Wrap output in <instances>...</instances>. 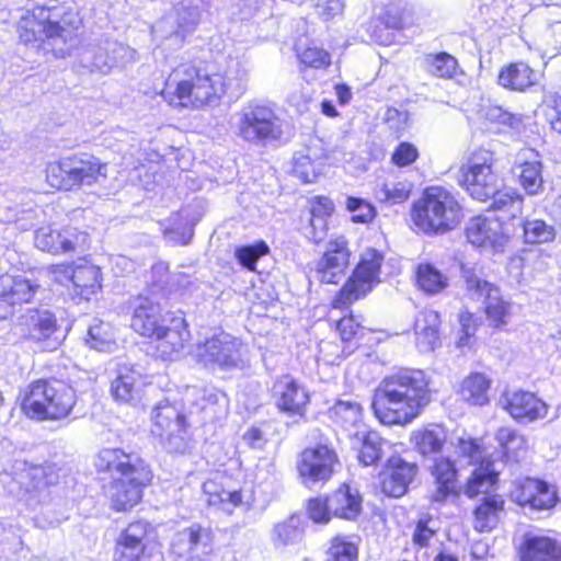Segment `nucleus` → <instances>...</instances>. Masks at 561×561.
Returning a JSON list of instances; mask_svg holds the SVG:
<instances>
[{
    "instance_id": "nucleus-5",
    "label": "nucleus",
    "mask_w": 561,
    "mask_h": 561,
    "mask_svg": "<svg viewBox=\"0 0 561 561\" xmlns=\"http://www.w3.org/2000/svg\"><path fill=\"white\" fill-rule=\"evenodd\" d=\"M77 16L64 7L38 5L22 14L18 22L19 37L25 44L53 41L72 43L76 38Z\"/></svg>"
},
{
    "instance_id": "nucleus-61",
    "label": "nucleus",
    "mask_w": 561,
    "mask_h": 561,
    "mask_svg": "<svg viewBox=\"0 0 561 561\" xmlns=\"http://www.w3.org/2000/svg\"><path fill=\"white\" fill-rule=\"evenodd\" d=\"M300 61L312 68H322L331 64L330 55L322 48L307 47L299 54Z\"/></svg>"
},
{
    "instance_id": "nucleus-2",
    "label": "nucleus",
    "mask_w": 561,
    "mask_h": 561,
    "mask_svg": "<svg viewBox=\"0 0 561 561\" xmlns=\"http://www.w3.org/2000/svg\"><path fill=\"white\" fill-rule=\"evenodd\" d=\"M99 472L110 473L112 483L108 497L116 511H127L139 503L142 488L150 483L152 473L149 466L136 453L121 448H104L95 457Z\"/></svg>"
},
{
    "instance_id": "nucleus-21",
    "label": "nucleus",
    "mask_w": 561,
    "mask_h": 561,
    "mask_svg": "<svg viewBox=\"0 0 561 561\" xmlns=\"http://www.w3.org/2000/svg\"><path fill=\"white\" fill-rule=\"evenodd\" d=\"M518 561H561V541L542 533H526L517 548Z\"/></svg>"
},
{
    "instance_id": "nucleus-48",
    "label": "nucleus",
    "mask_w": 561,
    "mask_h": 561,
    "mask_svg": "<svg viewBox=\"0 0 561 561\" xmlns=\"http://www.w3.org/2000/svg\"><path fill=\"white\" fill-rule=\"evenodd\" d=\"M85 342L91 348L102 352H110L115 346L110 324L102 321L90 325Z\"/></svg>"
},
{
    "instance_id": "nucleus-33",
    "label": "nucleus",
    "mask_w": 561,
    "mask_h": 561,
    "mask_svg": "<svg viewBox=\"0 0 561 561\" xmlns=\"http://www.w3.org/2000/svg\"><path fill=\"white\" fill-rule=\"evenodd\" d=\"M390 471L381 482V490L388 496L400 497L416 477L417 466L400 458L390 460Z\"/></svg>"
},
{
    "instance_id": "nucleus-60",
    "label": "nucleus",
    "mask_w": 561,
    "mask_h": 561,
    "mask_svg": "<svg viewBox=\"0 0 561 561\" xmlns=\"http://www.w3.org/2000/svg\"><path fill=\"white\" fill-rule=\"evenodd\" d=\"M308 515L314 523H329L332 516V511L329 508V497L311 499L308 504Z\"/></svg>"
},
{
    "instance_id": "nucleus-17",
    "label": "nucleus",
    "mask_w": 561,
    "mask_h": 561,
    "mask_svg": "<svg viewBox=\"0 0 561 561\" xmlns=\"http://www.w3.org/2000/svg\"><path fill=\"white\" fill-rule=\"evenodd\" d=\"M337 460L334 449L324 444L306 448L297 461L301 482L308 488L318 482H327L332 477Z\"/></svg>"
},
{
    "instance_id": "nucleus-42",
    "label": "nucleus",
    "mask_w": 561,
    "mask_h": 561,
    "mask_svg": "<svg viewBox=\"0 0 561 561\" xmlns=\"http://www.w3.org/2000/svg\"><path fill=\"white\" fill-rule=\"evenodd\" d=\"M524 242L527 244H540L554 241L557 231L553 225L542 219L526 218L522 222Z\"/></svg>"
},
{
    "instance_id": "nucleus-8",
    "label": "nucleus",
    "mask_w": 561,
    "mask_h": 561,
    "mask_svg": "<svg viewBox=\"0 0 561 561\" xmlns=\"http://www.w3.org/2000/svg\"><path fill=\"white\" fill-rule=\"evenodd\" d=\"M213 85V70L192 62L178 66L167 80V89L179 104L193 108L216 107Z\"/></svg>"
},
{
    "instance_id": "nucleus-7",
    "label": "nucleus",
    "mask_w": 561,
    "mask_h": 561,
    "mask_svg": "<svg viewBox=\"0 0 561 561\" xmlns=\"http://www.w3.org/2000/svg\"><path fill=\"white\" fill-rule=\"evenodd\" d=\"M232 127L238 138L254 146L278 141L284 135L282 118L261 101H250L236 112Z\"/></svg>"
},
{
    "instance_id": "nucleus-35",
    "label": "nucleus",
    "mask_w": 561,
    "mask_h": 561,
    "mask_svg": "<svg viewBox=\"0 0 561 561\" xmlns=\"http://www.w3.org/2000/svg\"><path fill=\"white\" fill-rule=\"evenodd\" d=\"M329 508L335 517L355 520L362 513V496L356 489L342 485L329 496Z\"/></svg>"
},
{
    "instance_id": "nucleus-36",
    "label": "nucleus",
    "mask_w": 561,
    "mask_h": 561,
    "mask_svg": "<svg viewBox=\"0 0 561 561\" xmlns=\"http://www.w3.org/2000/svg\"><path fill=\"white\" fill-rule=\"evenodd\" d=\"M55 271H62L69 276V280L78 289V294L89 299L101 287V272L98 266L82 265L76 268L59 266Z\"/></svg>"
},
{
    "instance_id": "nucleus-28",
    "label": "nucleus",
    "mask_w": 561,
    "mask_h": 561,
    "mask_svg": "<svg viewBox=\"0 0 561 561\" xmlns=\"http://www.w3.org/2000/svg\"><path fill=\"white\" fill-rule=\"evenodd\" d=\"M515 501L522 506L533 510H550L556 505L557 492L543 481L527 478L513 493Z\"/></svg>"
},
{
    "instance_id": "nucleus-63",
    "label": "nucleus",
    "mask_w": 561,
    "mask_h": 561,
    "mask_svg": "<svg viewBox=\"0 0 561 561\" xmlns=\"http://www.w3.org/2000/svg\"><path fill=\"white\" fill-rule=\"evenodd\" d=\"M419 157L417 149L409 142H401L392 153L391 160L399 167L413 163Z\"/></svg>"
},
{
    "instance_id": "nucleus-15",
    "label": "nucleus",
    "mask_w": 561,
    "mask_h": 561,
    "mask_svg": "<svg viewBox=\"0 0 561 561\" xmlns=\"http://www.w3.org/2000/svg\"><path fill=\"white\" fill-rule=\"evenodd\" d=\"M201 20L198 5L181 2L174 7V13L164 16L152 26V34L158 39H168L174 46H182L185 37L192 34Z\"/></svg>"
},
{
    "instance_id": "nucleus-27",
    "label": "nucleus",
    "mask_w": 561,
    "mask_h": 561,
    "mask_svg": "<svg viewBox=\"0 0 561 561\" xmlns=\"http://www.w3.org/2000/svg\"><path fill=\"white\" fill-rule=\"evenodd\" d=\"M502 404L513 419L525 423L545 417L548 410L543 401L527 391L506 393Z\"/></svg>"
},
{
    "instance_id": "nucleus-49",
    "label": "nucleus",
    "mask_w": 561,
    "mask_h": 561,
    "mask_svg": "<svg viewBox=\"0 0 561 561\" xmlns=\"http://www.w3.org/2000/svg\"><path fill=\"white\" fill-rule=\"evenodd\" d=\"M492 204L490 208L507 213L511 217L515 218L522 214L523 197L514 191H500L490 197Z\"/></svg>"
},
{
    "instance_id": "nucleus-59",
    "label": "nucleus",
    "mask_w": 561,
    "mask_h": 561,
    "mask_svg": "<svg viewBox=\"0 0 561 561\" xmlns=\"http://www.w3.org/2000/svg\"><path fill=\"white\" fill-rule=\"evenodd\" d=\"M293 161V171L296 176L301 179L305 183H311L314 181L317 176L316 168L313 161L308 154L296 153Z\"/></svg>"
},
{
    "instance_id": "nucleus-32",
    "label": "nucleus",
    "mask_w": 561,
    "mask_h": 561,
    "mask_svg": "<svg viewBox=\"0 0 561 561\" xmlns=\"http://www.w3.org/2000/svg\"><path fill=\"white\" fill-rule=\"evenodd\" d=\"M519 183L529 195H536L543 190L542 164L539 154L533 149H523L517 156Z\"/></svg>"
},
{
    "instance_id": "nucleus-39",
    "label": "nucleus",
    "mask_w": 561,
    "mask_h": 561,
    "mask_svg": "<svg viewBox=\"0 0 561 561\" xmlns=\"http://www.w3.org/2000/svg\"><path fill=\"white\" fill-rule=\"evenodd\" d=\"M504 501L501 496L493 495L483 499L474 511V528L479 531H490L499 522Z\"/></svg>"
},
{
    "instance_id": "nucleus-14",
    "label": "nucleus",
    "mask_w": 561,
    "mask_h": 561,
    "mask_svg": "<svg viewBox=\"0 0 561 561\" xmlns=\"http://www.w3.org/2000/svg\"><path fill=\"white\" fill-rule=\"evenodd\" d=\"M42 270L11 268L0 276V297L13 308L34 302L45 291Z\"/></svg>"
},
{
    "instance_id": "nucleus-52",
    "label": "nucleus",
    "mask_w": 561,
    "mask_h": 561,
    "mask_svg": "<svg viewBox=\"0 0 561 561\" xmlns=\"http://www.w3.org/2000/svg\"><path fill=\"white\" fill-rule=\"evenodd\" d=\"M358 549L343 536L332 539L327 561H357Z\"/></svg>"
},
{
    "instance_id": "nucleus-13",
    "label": "nucleus",
    "mask_w": 561,
    "mask_h": 561,
    "mask_svg": "<svg viewBox=\"0 0 561 561\" xmlns=\"http://www.w3.org/2000/svg\"><path fill=\"white\" fill-rule=\"evenodd\" d=\"M382 260V254L374 249L364 251L353 275L334 299L333 306L342 308L366 296L380 282L379 274Z\"/></svg>"
},
{
    "instance_id": "nucleus-38",
    "label": "nucleus",
    "mask_w": 561,
    "mask_h": 561,
    "mask_svg": "<svg viewBox=\"0 0 561 561\" xmlns=\"http://www.w3.org/2000/svg\"><path fill=\"white\" fill-rule=\"evenodd\" d=\"M534 70L524 62L511 64L499 75V84L512 91L523 92L536 84Z\"/></svg>"
},
{
    "instance_id": "nucleus-6",
    "label": "nucleus",
    "mask_w": 561,
    "mask_h": 561,
    "mask_svg": "<svg viewBox=\"0 0 561 561\" xmlns=\"http://www.w3.org/2000/svg\"><path fill=\"white\" fill-rule=\"evenodd\" d=\"M77 402L76 391L57 379H38L25 389L21 408L26 416L36 421L66 419Z\"/></svg>"
},
{
    "instance_id": "nucleus-25",
    "label": "nucleus",
    "mask_w": 561,
    "mask_h": 561,
    "mask_svg": "<svg viewBox=\"0 0 561 561\" xmlns=\"http://www.w3.org/2000/svg\"><path fill=\"white\" fill-rule=\"evenodd\" d=\"M131 328L142 336L153 337L162 332L167 319L162 316L159 304L147 297H137L134 304Z\"/></svg>"
},
{
    "instance_id": "nucleus-12",
    "label": "nucleus",
    "mask_w": 561,
    "mask_h": 561,
    "mask_svg": "<svg viewBox=\"0 0 561 561\" xmlns=\"http://www.w3.org/2000/svg\"><path fill=\"white\" fill-rule=\"evenodd\" d=\"M151 433L169 453L184 454L191 448L187 423L182 409L168 401L159 402L151 413Z\"/></svg>"
},
{
    "instance_id": "nucleus-34",
    "label": "nucleus",
    "mask_w": 561,
    "mask_h": 561,
    "mask_svg": "<svg viewBox=\"0 0 561 561\" xmlns=\"http://www.w3.org/2000/svg\"><path fill=\"white\" fill-rule=\"evenodd\" d=\"M147 535L145 523L128 525L117 545L115 561H138L145 551L144 539Z\"/></svg>"
},
{
    "instance_id": "nucleus-16",
    "label": "nucleus",
    "mask_w": 561,
    "mask_h": 561,
    "mask_svg": "<svg viewBox=\"0 0 561 561\" xmlns=\"http://www.w3.org/2000/svg\"><path fill=\"white\" fill-rule=\"evenodd\" d=\"M213 534L199 524H193L175 533L170 552L178 561H205L213 552Z\"/></svg>"
},
{
    "instance_id": "nucleus-53",
    "label": "nucleus",
    "mask_w": 561,
    "mask_h": 561,
    "mask_svg": "<svg viewBox=\"0 0 561 561\" xmlns=\"http://www.w3.org/2000/svg\"><path fill=\"white\" fill-rule=\"evenodd\" d=\"M426 65L432 75L440 78H450L456 71L457 60L447 53H439L427 56Z\"/></svg>"
},
{
    "instance_id": "nucleus-4",
    "label": "nucleus",
    "mask_w": 561,
    "mask_h": 561,
    "mask_svg": "<svg viewBox=\"0 0 561 561\" xmlns=\"http://www.w3.org/2000/svg\"><path fill=\"white\" fill-rule=\"evenodd\" d=\"M447 439V433L439 425H432L413 432L412 440L416 450L423 456H434L430 472L433 485L428 496L432 502L444 503L459 493L457 469L448 457L436 456Z\"/></svg>"
},
{
    "instance_id": "nucleus-54",
    "label": "nucleus",
    "mask_w": 561,
    "mask_h": 561,
    "mask_svg": "<svg viewBox=\"0 0 561 561\" xmlns=\"http://www.w3.org/2000/svg\"><path fill=\"white\" fill-rule=\"evenodd\" d=\"M267 252V244L261 241L255 245H245L237 249L236 256L242 266L254 270L256 261Z\"/></svg>"
},
{
    "instance_id": "nucleus-31",
    "label": "nucleus",
    "mask_w": 561,
    "mask_h": 561,
    "mask_svg": "<svg viewBox=\"0 0 561 561\" xmlns=\"http://www.w3.org/2000/svg\"><path fill=\"white\" fill-rule=\"evenodd\" d=\"M440 318L438 312L425 309L419 312L414 321L415 344L420 352H433L440 345Z\"/></svg>"
},
{
    "instance_id": "nucleus-22",
    "label": "nucleus",
    "mask_w": 561,
    "mask_h": 561,
    "mask_svg": "<svg viewBox=\"0 0 561 561\" xmlns=\"http://www.w3.org/2000/svg\"><path fill=\"white\" fill-rule=\"evenodd\" d=\"M249 72L238 60L228 64L224 71H213V89L218 106L225 95L239 99L247 90Z\"/></svg>"
},
{
    "instance_id": "nucleus-40",
    "label": "nucleus",
    "mask_w": 561,
    "mask_h": 561,
    "mask_svg": "<svg viewBox=\"0 0 561 561\" xmlns=\"http://www.w3.org/2000/svg\"><path fill=\"white\" fill-rule=\"evenodd\" d=\"M491 381L480 373L469 375L461 383V397L472 405H484L489 402Z\"/></svg>"
},
{
    "instance_id": "nucleus-26",
    "label": "nucleus",
    "mask_w": 561,
    "mask_h": 561,
    "mask_svg": "<svg viewBox=\"0 0 561 561\" xmlns=\"http://www.w3.org/2000/svg\"><path fill=\"white\" fill-rule=\"evenodd\" d=\"M156 337V351L162 359H176L185 348L190 340V332L186 329L183 318H173L171 325H164L162 332H158Z\"/></svg>"
},
{
    "instance_id": "nucleus-43",
    "label": "nucleus",
    "mask_w": 561,
    "mask_h": 561,
    "mask_svg": "<svg viewBox=\"0 0 561 561\" xmlns=\"http://www.w3.org/2000/svg\"><path fill=\"white\" fill-rule=\"evenodd\" d=\"M355 438L360 442L358 459L364 466L377 463L382 456L383 442L375 432H356Z\"/></svg>"
},
{
    "instance_id": "nucleus-24",
    "label": "nucleus",
    "mask_w": 561,
    "mask_h": 561,
    "mask_svg": "<svg viewBox=\"0 0 561 561\" xmlns=\"http://www.w3.org/2000/svg\"><path fill=\"white\" fill-rule=\"evenodd\" d=\"M273 398L276 407L291 415H302L309 402L308 392L295 379L283 376L273 386Z\"/></svg>"
},
{
    "instance_id": "nucleus-64",
    "label": "nucleus",
    "mask_w": 561,
    "mask_h": 561,
    "mask_svg": "<svg viewBox=\"0 0 561 561\" xmlns=\"http://www.w3.org/2000/svg\"><path fill=\"white\" fill-rule=\"evenodd\" d=\"M459 323L462 334L459 337L457 345L461 347L469 344V340L474 334L478 328V323L474 316L468 311L461 312L459 314Z\"/></svg>"
},
{
    "instance_id": "nucleus-51",
    "label": "nucleus",
    "mask_w": 561,
    "mask_h": 561,
    "mask_svg": "<svg viewBox=\"0 0 561 561\" xmlns=\"http://www.w3.org/2000/svg\"><path fill=\"white\" fill-rule=\"evenodd\" d=\"M362 405L356 401L339 400L331 409L332 415L343 426H355L362 420Z\"/></svg>"
},
{
    "instance_id": "nucleus-3",
    "label": "nucleus",
    "mask_w": 561,
    "mask_h": 561,
    "mask_svg": "<svg viewBox=\"0 0 561 561\" xmlns=\"http://www.w3.org/2000/svg\"><path fill=\"white\" fill-rule=\"evenodd\" d=\"M411 219L426 234H444L461 224L463 210L451 192L442 186H431L413 203Z\"/></svg>"
},
{
    "instance_id": "nucleus-45",
    "label": "nucleus",
    "mask_w": 561,
    "mask_h": 561,
    "mask_svg": "<svg viewBox=\"0 0 561 561\" xmlns=\"http://www.w3.org/2000/svg\"><path fill=\"white\" fill-rule=\"evenodd\" d=\"M482 302L491 325L501 328L507 323L511 316V304L503 299L499 288Z\"/></svg>"
},
{
    "instance_id": "nucleus-18",
    "label": "nucleus",
    "mask_w": 561,
    "mask_h": 561,
    "mask_svg": "<svg viewBox=\"0 0 561 561\" xmlns=\"http://www.w3.org/2000/svg\"><path fill=\"white\" fill-rule=\"evenodd\" d=\"M351 251L344 236L332 237L325 252L316 262V278L321 283L336 284L342 279L350 264Z\"/></svg>"
},
{
    "instance_id": "nucleus-37",
    "label": "nucleus",
    "mask_w": 561,
    "mask_h": 561,
    "mask_svg": "<svg viewBox=\"0 0 561 561\" xmlns=\"http://www.w3.org/2000/svg\"><path fill=\"white\" fill-rule=\"evenodd\" d=\"M460 268L463 290L468 298L484 301L499 288L483 277L482 270L477 265L462 263Z\"/></svg>"
},
{
    "instance_id": "nucleus-11",
    "label": "nucleus",
    "mask_w": 561,
    "mask_h": 561,
    "mask_svg": "<svg viewBox=\"0 0 561 561\" xmlns=\"http://www.w3.org/2000/svg\"><path fill=\"white\" fill-rule=\"evenodd\" d=\"M494 156L491 151H474L467 163L459 170L458 183L472 198L485 202L497 193L501 186L497 174L493 171Z\"/></svg>"
},
{
    "instance_id": "nucleus-19",
    "label": "nucleus",
    "mask_w": 561,
    "mask_h": 561,
    "mask_svg": "<svg viewBox=\"0 0 561 561\" xmlns=\"http://www.w3.org/2000/svg\"><path fill=\"white\" fill-rule=\"evenodd\" d=\"M466 237L474 247L492 253H503L508 242L502 222L493 217L472 218L467 224Z\"/></svg>"
},
{
    "instance_id": "nucleus-10",
    "label": "nucleus",
    "mask_w": 561,
    "mask_h": 561,
    "mask_svg": "<svg viewBox=\"0 0 561 561\" xmlns=\"http://www.w3.org/2000/svg\"><path fill=\"white\" fill-rule=\"evenodd\" d=\"M193 355L209 369H242L247 365L243 343L228 333L221 332L195 345Z\"/></svg>"
},
{
    "instance_id": "nucleus-55",
    "label": "nucleus",
    "mask_w": 561,
    "mask_h": 561,
    "mask_svg": "<svg viewBox=\"0 0 561 561\" xmlns=\"http://www.w3.org/2000/svg\"><path fill=\"white\" fill-rule=\"evenodd\" d=\"M346 208L348 211L354 214L352 216V221L354 222H369L376 215L375 208L371 204L357 197H347Z\"/></svg>"
},
{
    "instance_id": "nucleus-44",
    "label": "nucleus",
    "mask_w": 561,
    "mask_h": 561,
    "mask_svg": "<svg viewBox=\"0 0 561 561\" xmlns=\"http://www.w3.org/2000/svg\"><path fill=\"white\" fill-rule=\"evenodd\" d=\"M416 284L425 293L434 295L448 285V278L431 264H420L416 270Z\"/></svg>"
},
{
    "instance_id": "nucleus-29",
    "label": "nucleus",
    "mask_w": 561,
    "mask_h": 561,
    "mask_svg": "<svg viewBox=\"0 0 561 561\" xmlns=\"http://www.w3.org/2000/svg\"><path fill=\"white\" fill-rule=\"evenodd\" d=\"M136 50L115 41H105L93 51L92 67L107 73L114 67H123L136 59Z\"/></svg>"
},
{
    "instance_id": "nucleus-50",
    "label": "nucleus",
    "mask_w": 561,
    "mask_h": 561,
    "mask_svg": "<svg viewBox=\"0 0 561 561\" xmlns=\"http://www.w3.org/2000/svg\"><path fill=\"white\" fill-rule=\"evenodd\" d=\"M497 474L484 468L474 470L466 485L465 493L470 496L486 494L496 483Z\"/></svg>"
},
{
    "instance_id": "nucleus-9",
    "label": "nucleus",
    "mask_w": 561,
    "mask_h": 561,
    "mask_svg": "<svg viewBox=\"0 0 561 561\" xmlns=\"http://www.w3.org/2000/svg\"><path fill=\"white\" fill-rule=\"evenodd\" d=\"M106 164L83 153L60 159L47 165L46 178L58 190L73 191L101 183L106 179Z\"/></svg>"
},
{
    "instance_id": "nucleus-62",
    "label": "nucleus",
    "mask_w": 561,
    "mask_h": 561,
    "mask_svg": "<svg viewBox=\"0 0 561 561\" xmlns=\"http://www.w3.org/2000/svg\"><path fill=\"white\" fill-rule=\"evenodd\" d=\"M328 218L311 216L309 225L305 229L306 237L314 243L322 242L328 234Z\"/></svg>"
},
{
    "instance_id": "nucleus-47",
    "label": "nucleus",
    "mask_w": 561,
    "mask_h": 561,
    "mask_svg": "<svg viewBox=\"0 0 561 561\" xmlns=\"http://www.w3.org/2000/svg\"><path fill=\"white\" fill-rule=\"evenodd\" d=\"M412 187L407 181L386 183L376 190V197L381 203L401 204L410 197Z\"/></svg>"
},
{
    "instance_id": "nucleus-46",
    "label": "nucleus",
    "mask_w": 561,
    "mask_h": 561,
    "mask_svg": "<svg viewBox=\"0 0 561 561\" xmlns=\"http://www.w3.org/2000/svg\"><path fill=\"white\" fill-rule=\"evenodd\" d=\"M495 439L507 458L517 459L519 453L527 448L525 436L511 427L499 428L495 433Z\"/></svg>"
},
{
    "instance_id": "nucleus-41",
    "label": "nucleus",
    "mask_w": 561,
    "mask_h": 561,
    "mask_svg": "<svg viewBox=\"0 0 561 561\" xmlns=\"http://www.w3.org/2000/svg\"><path fill=\"white\" fill-rule=\"evenodd\" d=\"M300 518L291 515L284 522L276 524L272 530L271 539L276 549L285 548L299 542L302 538Z\"/></svg>"
},
{
    "instance_id": "nucleus-57",
    "label": "nucleus",
    "mask_w": 561,
    "mask_h": 561,
    "mask_svg": "<svg viewBox=\"0 0 561 561\" xmlns=\"http://www.w3.org/2000/svg\"><path fill=\"white\" fill-rule=\"evenodd\" d=\"M204 492L209 494V503L215 504L219 503H230L233 506H237L241 503L242 496L240 491H227L220 490L217 491V485L214 481H206L203 485Z\"/></svg>"
},
{
    "instance_id": "nucleus-56",
    "label": "nucleus",
    "mask_w": 561,
    "mask_h": 561,
    "mask_svg": "<svg viewBox=\"0 0 561 561\" xmlns=\"http://www.w3.org/2000/svg\"><path fill=\"white\" fill-rule=\"evenodd\" d=\"M436 534V522L431 517L420 518L415 525L412 541L414 546L425 548Z\"/></svg>"
},
{
    "instance_id": "nucleus-58",
    "label": "nucleus",
    "mask_w": 561,
    "mask_h": 561,
    "mask_svg": "<svg viewBox=\"0 0 561 561\" xmlns=\"http://www.w3.org/2000/svg\"><path fill=\"white\" fill-rule=\"evenodd\" d=\"M451 445L459 457L467 459V463L478 461L482 456L480 446L470 437H457L455 440H451Z\"/></svg>"
},
{
    "instance_id": "nucleus-23",
    "label": "nucleus",
    "mask_w": 561,
    "mask_h": 561,
    "mask_svg": "<svg viewBox=\"0 0 561 561\" xmlns=\"http://www.w3.org/2000/svg\"><path fill=\"white\" fill-rule=\"evenodd\" d=\"M21 332L30 340L42 342L51 340L58 331L56 316L45 308H30L18 319Z\"/></svg>"
},
{
    "instance_id": "nucleus-30",
    "label": "nucleus",
    "mask_w": 561,
    "mask_h": 561,
    "mask_svg": "<svg viewBox=\"0 0 561 561\" xmlns=\"http://www.w3.org/2000/svg\"><path fill=\"white\" fill-rule=\"evenodd\" d=\"M144 385V376L137 366L121 363L117 367V377L112 382L111 391L116 400L131 402L140 397Z\"/></svg>"
},
{
    "instance_id": "nucleus-1",
    "label": "nucleus",
    "mask_w": 561,
    "mask_h": 561,
    "mask_svg": "<svg viewBox=\"0 0 561 561\" xmlns=\"http://www.w3.org/2000/svg\"><path fill=\"white\" fill-rule=\"evenodd\" d=\"M431 402L423 370L404 368L382 379L373 398L376 417L385 425H405Z\"/></svg>"
},
{
    "instance_id": "nucleus-20",
    "label": "nucleus",
    "mask_w": 561,
    "mask_h": 561,
    "mask_svg": "<svg viewBox=\"0 0 561 561\" xmlns=\"http://www.w3.org/2000/svg\"><path fill=\"white\" fill-rule=\"evenodd\" d=\"M87 243L88 234L73 227H66L62 230L49 226L41 227L34 236L37 249L54 254L82 251Z\"/></svg>"
}]
</instances>
